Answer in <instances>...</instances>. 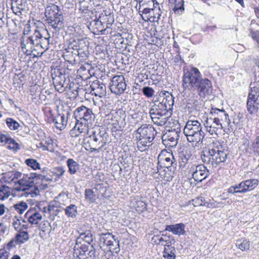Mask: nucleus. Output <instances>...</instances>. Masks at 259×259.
Instances as JSON below:
<instances>
[{
    "mask_svg": "<svg viewBox=\"0 0 259 259\" xmlns=\"http://www.w3.org/2000/svg\"><path fill=\"white\" fill-rule=\"evenodd\" d=\"M24 175L30 187H32L34 185V181L35 179L39 180L40 179H41L42 177L41 175L37 174L36 172H32L29 175L26 174Z\"/></svg>",
    "mask_w": 259,
    "mask_h": 259,
    "instance_id": "c9c22d12",
    "label": "nucleus"
},
{
    "mask_svg": "<svg viewBox=\"0 0 259 259\" xmlns=\"http://www.w3.org/2000/svg\"><path fill=\"white\" fill-rule=\"evenodd\" d=\"M100 19L103 20V21H105L106 28H110L114 22L113 17L110 14L107 15L102 14V16H100Z\"/></svg>",
    "mask_w": 259,
    "mask_h": 259,
    "instance_id": "37998d69",
    "label": "nucleus"
},
{
    "mask_svg": "<svg viewBox=\"0 0 259 259\" xmlns=\"http://www.w3.org/2000/svg\"><path fill=\"white\" fill-rule=\"evenodd\" d=\"M90 123L84 122L82 121H77L74 127L71 130L72 136L78 137L79 134L81 133H88V124Z\"/></svg>",
    "mask_w": 259,
    "mask_h": 259,
    "instance_id": "f3484780",
    "label": "nucleus"
},
{
    "mask_svg": "<svg viewBox=\"0 0 259 259\" xmlns=\"http://www.w3.org/2000/svg\"><path fill=\"white\" fill-rule=\"evenodd\" d=\"M95 25L97 26V28L101 32L105 31L106 28H105V21H103V20L100 19V18L97 20L94 21Z\"/></svg>",
    "mask_w": 259,
    "mask_h": 259,
    "instance_id": "4d7b16f0",
    "label": "nucleus"
},
{
    "mask_svg": "<svg viewBox=\"0 0 259 259\" xmlns=\"http://www.w3.org/2000/svg\"><path fill=\"white\" fill-rule=\"evenodd\" d=\"M26 215H28V222L31 224H37L42 219L41 214L37 212H35L30 215H29L28 212H27Z\"/></svg>",
    "mask_w": 259,
    "mask_h": 259,
    "instance_id": "72a5a7b5",
    "label": "nucleus"
},
{
    "mask_svg": "<svg viewBox=\"0 0 259 259\" xmlns=\"http://www.w3.org/2000/svg\"><path fill=\"white\" fill-rule=\"evenodd\" d=\"M89 250V246L85 244H81L79 247H74V255L78 259H85L87 252Z\"/></svg>",
    "mask_w": 259,
    "mask_h": 259,
    "instance_id": "412c9836",
    "label": "nucleus"
},
{
    "mask_svg": "<svg viewBox=\"0 0 259 259\" xmlns=\"http://www.w3.org/2000/svg\"><path fill=\"white\" fill-rule=\"evenodd\" d=\"M155 242L157 244L161 243V245H163L165 247L166 245L174 244L175 240L174 237L171 236L162 234L161 237L157 239V240L155 241Z\"/></svg>",
    "mask_w": 259,
    "mask_h": 259,
    "instance_id": "a878e982",
    "label": "nucleus"
},
{
    "mask_svg": "<svg viewBox=\"0 0 259 259\" xmlns=\"http://www.w3.org/2000/svg\"><path fill=\"white\" fill-rule=\"evenodd\" d=\"M6 123L11 130H16L19 127V123L11 118L6 119Z\"/></svg>",
    "mask_w": 259,
    "mask_h": 259,
    "instance_id": "864d4df0",
    "label": "nucleus"
},
{
    "mask_svg": "<svg viewBox=\"0 0 259 259\" xmlns=\"http://www.w3.org/2000/svg\"><path fill=\"white\" fill-rule=\"evenodd\" d=\"M169 110L171 109L174 104V97L171 94L166 96L161 101Z\"/></svg>",
    "mask_w": 259,
    "mask_h": 259,
    "instance_id": "ea45409f",
    "label": "nucleus"
},
{
    "mask_svg": "<svg viewBox=\"0 0 259 259\" xmlns=\"http://www.w3.org/2000/svg\"><path fill=\"white\" fill-rule=\"evenodd\" d=\"M143 94L147 98L152 97L155 93V91L149 87H145L142 89Z\"/></svg>",
    "mask_w": 259,
    "mask_h": 259,
    "instance_id": "6e6d98bb",
    "label": "nucleus"
},
{
    "mask_svg": "<svg viewBox=\"0 0 259 259\" xmlns=\"http://www.w3.org/2000/svg\"><path fill=\"white\" fill-rule=\"evenodd\" d=\"M30 30L24 29L21 37V46L22 51L27 55L36 51L35 47H40L47 50L50 44V34L47 30H38L35 29L33 34L29 35Z\"/></svg>",
    "mask_w": 259,
    "mask_h": 259,
    "instance_id": "f257e3e1",
    "label": "nucleus"
},
{
    "mask_svg": "<svg viewBox=\"0 0 259 259\" xmlns=\"http://www.w3.org/2000/svg\"><path fill=\"white\" fill-rule=\"evenodd\" d=\"M190 170L192 171L193 179L198 182H202L209 175L208 169L203 164L192 166Z\"/></svg>",
    "mask_w": 259,
    "mask_h": 259,
    "instance_id": "9b49d317",
    "label": "nucleus"
},
{
    "mask_svg": "<svg viewBox=\"0 0 259 259\" xmlns=\"http://www.w3.org/2000/svg\"><path fill=\"white\" fill-rule=\"evenodd\" d=\"M27 207V203L23 201H21L14 205L15 210L20 214H22Z\"/></svg>",
    "mask_w": 259,
    "mask_h": 259,
    "instance_id": "49530a36",
    "label": "nucleus"
},
{
    "mask_svg": "<svg viewBox=\"0 0 259 259\" xmlns=\"http://www.w3.org/2000/svg\"><path fill=\"white\" fill-rule=\"evenodd\" d=\"M53 122L54 123L56 127L60 130H63L67 124V120L65 115L61 114H59L57 116L54 118Z\"/></svg>",
    "mask_w": 259,
    "mask_h": 259,
    "instance_id": "b1692460",
    "label": "nucleus"
},
{
    "mask_svg": "<svg viewBox=\"0 0 259 259\" xmlns=\"http://www.w3.org/2000/svg\"><path fill=\"white\" fill-rule=\"evenodd\" d=\"M197 90L200 96L209 95L212 91V84L211 81L207 78H201L198 83Z\"/></svg>",
    "mask_w": 259,
    "mask_h": 259,
    "instance_id": "2eb2a0df",
    "label": "nucleus"
},
{
    "mask_svg": "<svg viewBox=\"0 0 259 259\" xmlns=\"http://www.w3.org/2000/svg\"><path fill=\"white\" fill-rule=\"evenodd\" d=\"M170 7L176 14L181 15L185 10L184 1L183 0L177 1L175 4Z\"/></svg>",
    "mask_w": 259,
    "mask_h": 259,
    "instance_id": "c756f323",
    "label": "nucleus"
},
{
    "mask_svg": "<svg viewBox=\"0 0 259 259\" xmlns=\"http://www.w3.org/2000/svg\"><path fill=\"white\" fill-rule=\"evenodd\" d=\"M51 76L55 89L59 93H63L67 88L65 75L59 68L51 70Z\"/></svg>",
    "mask_w": 259,
    "mask_h": 259,
    "instance_id": "6e6552de",
    "label": "nucleus"
},
{
    "mask_svg": "<svg viewBox=\"0 0 259 259\" xmlns=\"http://www.w3.org/2000/svg\"><path fill=\"white\" fill-rule=\"evenodd\" d=\"M140 5H147L149 7L152 6V8L156 9L159 6V3L156 0H140Z\"/></svg>",
    "mask_w": 259,
    "mask_h": 259,
    "instance_id": "09e8293b",
    "label": "nucleus"
},
{
    "mask_svg": "<svg viewBox=\"0 0 259 259\" xmlns=\"http://www.w3.org/2000/svg\"><path fill=\"white\" fill-rule=\"evenodd\" d=\"M178 54H177L172 59L174 64L176 66H181L184 62V60L182 58L181 56L180 55L179 52L178 51Z\"/></svg>",
    "mask_w": 259,
    "mask_h": 259,
    "instance_id": "bf43d9fd",
    "label": "nucleus"
},
{
    "mask_svg": "<svg viewBox=\"0 0 259 259\" xmlns=\"http://www.w3.org/2000/svg\"><path fill=\"white\" fill-rule=\"evenodd\" d=\"M187 141L190 143L202 144L205 137L201 123L197 120H188L183 130Z\"/></svg>",
    "mask_w": 259,
    "mask_h": 259,
    "instance_id": "39448f33",
    "label": "nucleus"
},
{
    "mask_svg": "<svg viewBox=\"0 0 259 259\" xmlns=\"http://www.w3.org/2000/svg\"><path fill=\"white\" fill-rule=\"evenodd\" d=\"M10 196L9 187L3 185L0 187V200H4Z\"/></svg>",
    "mask_w": 259,
    "mask_h": 259,
    "instance_id": "79ce46f5",
    "label": "nucleus"
},
{
    "mask_svg": "<svg viewBox=\"0 0 259 259\" xmlns=\"http://www.w3.org/2000/svg\"><path fill=\"white\" fill-rule=\"evenodd\" d=\"M78 239L84 240L90 244H91L93 240L92 234L90 231L81 233L78 237Z\"/></svg>",
    "mask_w": 259,
    "mask_h": 259,
    "instance_id": "58836bf2",
    "label": "nucleus"
},
{
    "mask_svg": "<svg viewBox=\"0 0 259 259\" xmlns=\"http://www.w3.org/2000/svg\"><path fill=\"white\" fill-rule=\"evenodd\" d=\"M210 115H212L216 117V118H219V120L221 122H223V124L226 127H229V128H231L232 131L233 130L231 125V121L229 118V115L224 109L212 108L210 112Z\"/></svg>",
    "mask_w": 259,
    "mask_h": 259,
    "instance_id": "4468645a",
    "label": "nucleus"
},
{
    "mask_svg": "<svg viewBox=\"0 0 259 259\" xmlns=\"http://www.w3.org/2000/svg\"><path fill=\"white\" fill-rule=\"evenodd\" d=\"M74 116L76 120H81L90 124H92L95 119V115L92 110L83 105L75 109Z\"/></svg>",
    "mask_w": 259,
    "mask_h": 259,
    "instance_id": "1a4fd4ad",
    "label": "nucleus"
},
{
    "mask_svg": "<svg viewBox=\"0 0 259 259\" xmlns=\"http://www.w3.org/2000/svg\"><path fill=\"white\" fill-rule=\"evenodd\" d=\"M202 75L198 69L193 67L190 70L184 72L183 76L182 86L184 90H196Z\"/></svg>",
    "mask_w": 259,
    "mask_h": 259,
    "instance_id": "0eeeda50",
    "label": "nucleus"
},
{
    "mask_svg": "<svg viewBox=\"0 0 259 259\" xmlns=\"http://www.w3.org/2000/svg\"><path fill=\"white\" fill-rule=\"evenodd\" d=\"M25 223V222L23 220L17 219L16 221H14L13 225L16 230L21 231L23 229L26 230L28 228V225L24 224V223Z\"/></svg>",
    "mask_w": 259,
    "mask_h": 259,
    "instance_id": "a18cd8bd",
    "label": "nucleus"
},
{
    "mask_svg": "<svg viewBox=\"0 0 259 259\" xmlns=\"http://www.w3.org/2000/svg\"><path fill=\"white\" fill-rule=\"evenodd\" d=\"M77 207L74 204H70L64 209L65 214L68 217L74 218L76 217Z\"/></svg>",
    "mask_w": 259,
    "mask_h": 259,
    "instance_id": "f704fd0d",
    "label": "nucleus"
},
{
    "mask_svg": "<svg viewBox=\"0 0 259 259\" xmlns=\"http://www.w3.org/2000/svg\"><path fill=\"white\" fill-rule=\"evenodd\" d=\"M241 185H242V182H240L239 184L236 185L235 186H233L234 189L236 191V193H244L245 192H242V190H244V186L241 187Z\"/></svg>",
    "mask_w": 259,
    "mask_h": 259,
    "instance_id": "338daca9",
    "label": "nucleus"
},
{
    "mask_svg": "<svg viewBox=\"0 0 259 259\" xmlns=\"http://www.w3.org/2000/svg\"><path fill=\"white\" fill-rule=\"evenodd\" d=\"M204 126L206 128V130L207 132H208L211 135H217V132L219 130L223 129V128H218V126L215 125L213 124L212 122H209V121L206 120L204 124Z\"/></svg>",
    "mask_w": 259,
    "mask_h": 259,
    "instance_id": "2f4dec72",
    "label": "nucleus"
},
{
    "mask_svg": "<svg viewBox=\"0 0 259 259\" xmlns=\"http://www.w3.org/2000/svg\"><path fill=\"white\" fill-rule=\"evenodd\" d=\"M252 150L255 154L259 155V136L256 137L252 145Z\"/></svg>",
    "mask_w": 259,
    "mask_h": 259,
    "instance_id": "0e129e2a",
    "label": "nucleus"
},
{
    "mask_svg": "<svg viewBox=\"0 0 259 259\" xmlns=\"http://www.w3.org/2000/svg\"><path fill=\"white\" fill-rule=\"evenodd\" d=\"M242 185L241 187L244 186V190L242 192H247L254 189L258 185L259 181L257 179H252L242 181Z\"/></svg>",
    "mask_w": 259,
    "mask_h": 259,
    "instance_id": "5701e85b",
    "label": "nucleus"
},
{
    "mask_svg": "<svg viewBox=\"0 0 259 259\" xmlns=\"http://www.w3.org/2000/svg\"><path fill=\"white\" fill-rule=\"evenodd\" d=\"M149 115L154 124L159 126H163L169 118L167 113H165L155 110L150 109Z\"/></svg>",
    "mask_w": 259,
    "mask_h": 259,
    "instance_id": "ddd939ff",
    "label": "nucleus"
},
{
    "mask_svg": "<svg viewBox=\"0 0 259 259\" xmlns=\"http://www.w3.org/2000/svg\"><path fill=\"white\" fill-rule=\"evenodd\" d=\"M152 9L153 10V12H152L151 14V18H152L153 22H158L160 19L161 14L160 7L159 6L156 9L152 8Z\"/></svg>",
    "mask_w": 259,
    "mask_h": 259,
    "instance_id": "603ef678",
    "label": "nucleus"
},
{
    "mask_svg": "<svg viewBox=\"0 0 259 259\" xmlns=\"http://www.w3.org/2000/svg\"><path fill=\"white\" fill-rule=\"evenodd\" d=\"M67 88L73 94L74 97L78 96L79 92L81 90L78 84H76L73 82L67 84Z\"/></svg>",
    "mask_w": 259,
    "mask_h": 259,
    "instance_id": "c03bdc74",
    "label": "nucleus"
},
{
    "mask_svg": "<svg viewBox=\"0 0 259 259\" xmlns=\"http://www.w3.org/2000/svg\"><path fill=\"white\" fill-rule=\"evenodd\" d=\"M246 106L250 114L253 116L259 115V100L247 99Z\"/></svg>",
    "mask_w": 259,
    "mask_h": 259,
    "instance_id": "a211bd4d",
    "label": "nucleus"
},
{
    "mask_svg": "<svg viewBox=\"0 0 259 259\" xmlns=\"http://www.w3.org/2000/svg\"><path fill=\"white\" fill-rule=\"evenodd\" d=\"M151 109L155 110V111L164 112L168 114V109L162 102L155 101L154 105L151 107Z\"/></svg>",
    "mask_w": 259,
    "mask_h": 259,
    "instance_id": "473e14b6",
    "label": "nucleus"
},
{
    "mask_svg": "<svg viewBox=\"0 0 259 259\" xmlns=\"http://www.w3.org/2000/svg\"><path fill=\"white\" fill-rule=\"evenodd\" d=\"M192 204L194 206H204L206 205V203H204L205 200L202 196L198 197L195 199L192 200Z\"/></svg>",
    "mask_w": 259,
    "mask_h": 259,
    "instance_id": "13d9d810",
    "label": "nucleus"
},
{
    "mask_svg": "<svg viewBox=\"0 0 259 259\" xmlns=\"http://www.w3.org/2000/svg\"><path fill=\"white\" fill-rule=\"evenodd\" d=\"M138 149L141 151L147 150L155 138L156 131L151 125L143 124L134 132Z\"/></svg>",
    "mask_w": 259,
    "mask_h": 259,
    "instance_id": "20e7f679",
    "label": "nucleus"
},
{
    "mask_svg": "<svg viewBox=\"0 0 259 259\" xmlns=\"http://www.w3.org/2000/svg\"><path fill=\"white\" fill-rule=\"evenodd\" d=\"M26 164L33 170L40 169V165L36 159L33 158L26 159L25 161Z\"/></svg>",
    "mask_w": 259,
    "mask_h": 259,
    "instance_id": "a19ab883",
    "label": "nucleus"
},
{
    "mask_svg": "<svg viewBox=\"0 0 259 259\" xmlns=\"http://www.w3.org/2000/svg\"><path fill=\"white\" fill-rule=\"evenodd\" d=\"M96 249L92 245L91 246V249H89V252L87 253L85 258L87 259H96Z\"/></svg>",
    "mask_w": 259,
    "mask_h": 259,
    "instance_id": "052dcab7",
    "label": "nucleus"
},
{
    "mask_svg": "<svg viewBox=\"0 0 259 259\" xmlns=\"http://www.w3.org/2000/svg\"><path fill=\"white\" fill-rule=\"evenodd\" d=\"M45 15L48 23L53 28L60 29L63 26L64 17L59 6L54 4L47 6Z\"/></svg>",
    "mask_w": 259,
    "mask_h": 259,
    "instance_id": "423d86ee",
    "label": "nucleus"
},
{
    "mask_svg": "<svg viewBox=\"0 0 259 259\" xmlns=\"http://www.w3.org/2000/svg\"><path fill=\"white\" fill-rule=\"evenodd\" d=\"M108 247L109 250L113 253H118L120 251L119 241L115 237Z\"/></svg>",
    "mask_w": 259,
    "mask_h": 259,
    "instance_id": "4c0bfd02",
    "label": "nucleus"
},
{
    "mask_svg": "<svg viewBox=\"0 0 259 259\" xmlns=\"http://www.w3.org/2000/svg\"><path fill=\"white\" fill-rule=\"evenodd\" d=\"M107 142V134L99 127L93 128L91 134L84 139L85 148L92 152H99Z\"/></svg>",
    "mask_w": 259,
    "mask_h": 259,
    "instance_id": "7ed1b4c3",
    "label": "nucleus"
},
{
    "mask_svg": "<svg viewBox=\"0 0 259 259\" xmlns=\"http://www.w3.org/2000/svg\"><path fill=\"white\" fill-rule=\"evenodd\" d=\"M8 145L7 148L10 150L16 152L20 149V146L13 138H10L9 142L6 143Z\"/></svg>",
    "mask_w": 259,
    "mask_h": 259,
    "instance_id": "8fccbe9b",
    "label": "nucleus"
},
{
    "mask_svg": "<svg viewBox=\"0 0 259 259\" xmlns=\"http://www.w3.org/2000/svg\"><path fill=\"white\" fill-rule=\"evenodd\" d=\"M250 34L252 38L259 44V31H250Z\"/></svg>",
    "mask_w": 259,
    "mask_h": 259,
    "instance_id": "774afa93",
    "label": "nucleus"
},
{
    "mask_svg": "<svg viewBox=\"0 0 259 259\" xmlns=\"http://www.w3.org/2000/svg\"><path fill=\"white\" fill-rule=\"evenodd\" d=\"M236 244L241 250H246L249 248V243L247 240H238Z\"/></svg>",
    "mask_w": 259,
    "mask_h": 259,
    "instance_id": "3c124183",
    "label": "nucleus"
},
{
    "mask_svg": "<svg viewBox=\"0 0 259 259\" xmlns=\"http://www.w3.org/2000/svg\"><path fill=\"white\" fill-rule=\"evenodd\" d=\"M158 165L161 167L162 166L166 168L170 167H176L177 163L172 153H167V152H162L158 156Z\"/></svg>",
    "mask_w": 259,
    "mask_h": 259,
    "instance_id": "f8f14e48",
    "label": "nucleus"
},
{
    "mask_svg": "<svg viewBox=\"0 0 259 259\" xmlns=\"http://www.w3.org/2000/svg\"><path fill=\"white\" fill-rule=\"evenodd\" d=\"M17 184L18 186L15 187V189L17 191H24L30 188L24 175L22 178L17 181Z\"/></svg>",
    "mask_w": 259,
    "mask_h": 259,
    "instance_id": "c85d7f7f",
    "label": "nucleus"
},
{
    "mask_svg": "<svg viewBox=\"0 0 259 259\" xmlns=\"http://www.w3.org/2000/svg\"><path fill=\"white\" fill-rule=\"evenodd\" d=\"M228 155L227 148L217 142L213 143L211 146L202 151L201 158L204 163L216 166L226 162Z\"/></svg>",
    "mask_w": 259,
    "mask_h": 259,
    "instance_id": "f03ea898",
    "label": "nucleus"
},
{
    "mask_svg": "<svg viewBox=\"0 0 259 259\" xmlns=\"http://www.w3.org/2000/svg\"><path fill=\"white\" fill-rule=\"evenodd\" d=\"M85 198L90 203H93L96 200V195L94 194L92 189H88L85 190Z\"/></svg>",
    "mask_w": 259,
    "mask_h": 259,
    "instance_id": "de8ad7c7",
    "label": "nucleus"
},
{
    "mask_svg": "<svg viewBox=\"0 0 259 259\" xmlns=\"http://www.w3.org/2000/svg\"><path fill=\"white\" fill-rule=\"evenodd\" d=\"M66 164L68 168V172L70 175L75 174L79 169V163L72 158L67 159Z\"/></svg>",
    "mask_w": 259,
    "mask_h": 259,
    "instance_id": "bb28decb",
    "label": "nucleus"
},
{
    "mask_svg": "<svg viewBox=\"0 0 259 259\" xmlns=\"http://www.w3.org/2000/svg\"><path fill=\"white\" fill-rule=\"evenodd\" d=\"M190 158V155L184 152H181L179 155V166L181 168L183 169L188 163Z\"/></svg>",
    "mask_w": 259,
    "mask_h": 259,
    "instance_id": "7c9ffc66",
    "label": "nucleus"
},
{
    "mask_svg": "<svg viewBox=\"0 0 259 259\" xmlns=\"http://www.w3.org/2000/svg\"><path fill=\"white\" fill-rule=\"evenodd\" d=\"M65 172V170L62 166H58L53 168V172L56 175V176L60 178L63 176Z\"/></svg>",
    "mask_w": 259,
    "mask_h": 259,
    "instance_id": "680f3d73",
    "label": "nucleus"
},
{
    "mask_svg": "<svg viewBox=\"0 0 259 259\" xmlns=\"http://www.w3.org/2000/svg\"><path fill=\"white\" fill-rule=\"evenodd\" d=\"M176 252V248L172 245H166L163 251V257L165 259H175Z\"/></svg>",
    "mask_w": 259,
    "mask_h": 259,
    "instance_id": "393cba45",
    "label": "nucleus"
},
{
    "mask_svg": "<svg viewBox=\"0 0 259 259\" xmlns=\"http://www.w3.org/2000/svg\"><path fill=\"white\" fill-rule=\"evenodd\" d=\"M91 89V93L96 96L100 97L105 96L106 95V87L104 83L96 80L93 81L90 85Z\"/></svg>",
    "mask_w": 259,
    "mask_h": 259,
    "instance_id": "dca6fc26",
    "label": "nucleus"
},
{
    "mask_svg": "<svg viewBox=\"0 0 259 259\" xmlns=\"http://www.w3.org/2000/svg\"><path fill=\"white\" fill-rule=\"evenodd\" d=\"M16 240L19 243H23L28 240L29 235L26 231H19V233L16 235Z\"/></svg>",
    "mask_w": 259,
    "mask_h": 259,
    "instance_id": "e433bc0d",
    "label": "nucleus"
},
{
    "mask_svg": "<svg viewBox=\"0 0 259 259\" xmlns=\"http://www.w3.org/2000/svg\"><path fill=\"white\" fill-rule=\"evenodd\" d=\"M201 104L196 100L189 99L186 105V108L188 109L190 112L199 110Z\"/></svg>",
    "mask_w": 259,
    "mask_h": 259,
    "instance_id": "cd10ccee",
    "label": "nucleus"
},
{
    "mask_svg": "<svg viewBox=\"0 0 259 259\" xmlns=\"http://www.w3.org/2000/svg\"><path fill=\"white\" fill-rule=\"evenodd\" d=\"M207 121H209V122H212L213 124L215 125L218 126V128H226V127L223 124V122H221L219 118H216L213 115H211L209 118H207Z\"/></svg>",
    "mask_w": 259,
    "mask_h": 259,
    "instance_id": "5fc2aeb1",
    "label": "nucleus"
},
{
    "mask_svg": "<svg viewBox=\"0 0 259 259\" xmlns=\"http://www.w3.org/2000/svg\"><path fill=\"white\" fill-rule=\"evenodd\" d=\"M16 4V8L18 10L17 12L21 13L22 11L25 10L26 2H24L23 0H17Z\"/></svg>",
    "mask_w": 259,
    "mask_h": 259,
    "instance_id": "e2e57ef3",
    "label": "nucleus"
},
{
    "mask_svg": "<svg viewBox=\"0 0 259 259\" xmlns=\"http://www.w3.org/2000/svg\"><path fill=\"white\" fill-rule=\"evenodd\" d=\"M114 237L115 236L110 233L100 234L99 238L100 248H101L105 245L108 247Z\"/></svg>",
    "mask_w": 259,
    "mask_h": 259,
    "instance_id": "4be33fe9",
    "label": "nucleus"
},
{
    "mask_svg": "<svg viewBox=\"0 0 259 259\" xmlns=\"http://www.w3.org/2000/svg\"><path fill=\"white\" fill-rule=\"evenodd\" d=\"M110 89L112 93L120 95L126 89V83L123 75H116L112 77L110 83Z\"/></svg>",
    "mask_w": 259,
    "mask_h": 259,
    "instance_id": "9d476101",
    "label": "nucleus"
},
{
    "mask_svg": "<svg viewBox=\"0 0 259 259\" xmlns=\"http://www.w3.org/2000/svg\"><path fill=\"white\" fill-rule=\"evenodd\" d=\"M249 88L247 99L259 100V81L251 82Z\"/></svg>",
    "mask_w": 259,
    "mask_h": 259,
    "instance_id": "aec40b11",
    "label": "nucleus"
},
{
    "mask_svg": "<svg viewBox=\"0 0 259 259\" xmlns=\"http://www.w3.org/2000/svg\"><path fill=\"white\" fill-rule=\"evenodd\" d=\"M185 226L183 223H179L175 225H167L165 227V231L171 232L174 235L180 236L185 233Z\"/></svg>",
    "mask_w": 259,
    "mask_h": 259,
    "instance_id": "6ab92c4d",
    "label": "nucleus"
},
{
    "mask_svg": "<svg viewBox=\"0 0 259 259\" xmlns=\"http://www.w3.org/2000/svg\"><path fill=\"white\" fill-rule=\"evenodd\" d=\"M11 138V137L6 135L3 134L0 132V142L2 143L6 144L9 142V139Z\"/></svg>",
    "mask_w": 259,
    "mask_h": 259,
    "instance_id": "69168bd1",
    "label": "nucleus"
}]
</instances>
